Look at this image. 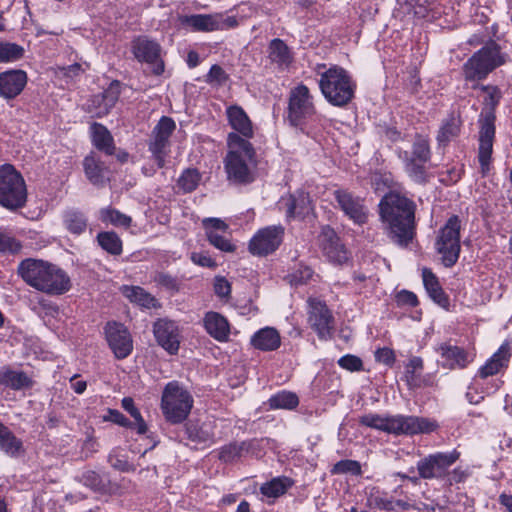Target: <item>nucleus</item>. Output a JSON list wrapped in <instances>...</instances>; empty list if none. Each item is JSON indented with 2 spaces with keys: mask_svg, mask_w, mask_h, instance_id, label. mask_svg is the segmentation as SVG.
<instances>
[{
  "mask_svg": "<svg viewBox=\"0 0 512 512\" xmlns=\"http://www.w3.org/2000/svg\"><path fill=\"white\" fill-rule=\"evenodd\" d=\"M374 356L377 362L382 363L389 368H392L396 362L395 352L389 347L378 348L375 351Z\"/></svg>",
  "mask_w": 512,
  "mask_h": 512,
  "instance_id": "obj_63",
  "label": "nucleus"
},
{
  "mask_svg": "<svg viewBox=\"0 0 512 512\" xmlns=\"http://www.w3.org/2000/svg\"><path fill=\"white\" fill-rule=\"evenodd\" d=\"M207 239L211 245L223 252H234L236 246L225 236L220 235L217 231L207 230Z\"/></svg>",
  "mask_w": 512,
  "mask_h": 512,
  "instance_id": "obj_59",
  "label": "nucleus"
},
{
  "mask_svg": "<svg viewBox=\"0 0 512 512\" xmlns=\"http://www.w3.org/2000/svg\"><path fill=\"white\" fill-rule=\"evenodd\" d=\"M267 58L277 71L284 72L292 66L295 54L283 39L273 38L267 46Z\"/></svg>",
  "mask_w": 512,
  "mask_h": 512,
  "instance_id": "obj_25",
  "label": "nucleus"
},
{
  "mask_svg": "<svg viewBox=\"0 0 512 512\" xmlns=\"http://www.w3.org/2000/svg\"><path fill=\"white\" fill-rule=\"evenodd\" d=\"M123 84L119 80H113L110 82L107 88L103 92L99 93L97 99H101L105 102V106L101 112L98 113L99 118H103L110 113L112 108L115 107L122 93Z\"/></svg>",
  "mask_w": 512,
  "mask_h": 512,
  "instance_id": "obj_42",
  "label": "nucleus"
},
{
  "mask_svg": "<svg viewBox=\"0 0 512 512\" xmlns=\"http://www.w3.org/2000/svg\"><path fill=\"white\" fill-rule=\"evenodd\" d=\"M286 118L290 126L309 135L308 123L316 121L318 114L307 85L300 83L290 90Z\"/></svg>",
  "mask_w": 512,
  "mask_h": 512,
  "instance_id": "obj_8",
  "label": "nucleus"
},
{
  "mask_svg": "<svg viewBox=\"0 0 512 512\" xmlns=\"http://www.w3.org/2000/svg\"><path fill=\"white\" fill-rule=\"evenodd\" d=\"M0 451L16 458L24 453L23 441L13 431L0 421Z\"/></svg>",
  "mask_w": 512,
  "mask_h": 512,
  "instance_id": "obj_39",
  "label": "nucleus"
},
{
  "mask_svg": "<svg viewBox=\"0 0 512 512\" xmlns=\"http://www.w3.org/2000/svg\"><path fill=\"white\" fill-rule=\"evenodd\" d=\"M182 26L189 27L193 32H213L223 30V25L218 20V15L192 14L179 18Z\"/></svg>",
  "mask_w": 512,
  "mask_h": 512,
  "instance_id": "obj_29",
  "label": "nucleus"
},
{
  "mask_svg": "<svg viewBox=\"0 0 512 512\" xmlns=\"http://www.w3.org/2000/svg\"><path fill=\"white\" fill-rule=\"evenodd\" d=\"M229 80V74L218 64H213L204 77V81L211 86H222Z\"/></svg>",
  "mask_w": 512,
  "mask_h": 512,
  "instance_id": "obj_58",
  "label": "nucleus"
},
{
  "mask_svg": "<svg viewBox=\"0 0 512 512\" xmlns=\"http://www.w3.org/2000/svg\"><path fill=\"white\" fill-rule=\"evenodd\" d=\"M471 475L468 467L457 466L453 469H448V474L443 480L448 486H454L464 483Z\"/></svg>",
  "mask_w": 512,
  "mask_h": 512,
  "instance_id": "obj_60",
  "label": "nucleus"
},
{
  "mask_svg": "<svg viewBox=\"0 0 512 512\" xmlns=\"http://www.w3.org/2000/svg\"><path fill=\"white\" fill-rule=\"evenodd\" d=\"M435 350L443 359L442 367L449 370L466 369L476 357L473 351L451 342H443Z\"/></svg>",
  "mask_w": 512,
  "mask_h": 512,
  "instance_id": "obj_21",
  "label": "nucleus"
},
{
  "mask_svg": "<svg viewBox=\"0 0 512 512\" xmlns=\"http://www.w3.org/2000/svg\"><path fill=\"white\" fill-rule=\"evenodd\" d=\"M17 272L27 285L48 295H63L72 287L70 276L65 270L42 259L22 260Z\"/></svg>",
  "mask_w": 512,
  "mask_h": 512,
  "instance_id": "obj_4",
  "label": "nucleus"
},
{
  "mask_svg": "<svg viewBox=\"0 0 512 512\" xmlns=\"http://www.w3.org/2000/svg\"><path fill=\"white\" fill-rule=\"evenodd\" d=\"M28 190L25 179L14 165H0V206L8 211H17L26 206Z\"/></svg>",
  "mask_w": 512,
  "mask_h": 512,
  "instance_id": "obj_9",
  "label": "nucleus"
},
{
  "mask_svg": "<svg viewBox=\"0 0 512 512\" xmlns=\"http://www.w3.org/2000/svg\"><path fill=\"white\" fill-rule=\"evenodd\" d=\"M506 57L507 55L501 52L500 45L490 40L463 64L462 72L465 81L485 80L491 72L506 63Z\"/></svg>",
  "mask_w": 512,
  "mask_h": 512,
  "instance_id": "obj_7",
  "label": "nucleus"
},
{
  "mask_svg": "<svg viewBox=\"0 0 512 512\" xmlns=\"http://www.w3.org/2000/svg\"><path fill=\"white\" fill-rule=\"evenodd\" d=\"M22 249V243L9 233L0 231V254L16 255Z\"/></svg>",
  "mask_w": 512,
  "mask_h": 512,
  "instance_id": "obj_57",
  "label": "nucleus"
},
{
  "mask_svg": "<svg viewBox=\"0 0 512 512\" xmlns=\"http://www.w3.org/2000/svg\"><path fill=\"white\" fill-rule=\"evenodd\" d=\"M308 323L320 340L331 338L334 329V317L325 302L311 300Z\"/></svg>",
  "mask_w": 512,
  "mask_h": 512,
  "instance_id": "obj_20",
  "label": "nucleus"
},
{
  "mask_svg": "<svg viewBox=\"0 0 512 512\" xmlns=\"http://www.w3.org/2000/svg\"><path fill=\"white\" fill-rule=\"evenodd\" d=\"M503 385L501 377L485 376L476 372L467 387L465 397L470 404L478 405L486 396L496 393Z\"/></svg>",
  "mask_w": 512,
  "mask_h": 512,
  "instance_id": "obj_22",
  "label": "nucleus"
},
{
  "mask_svg": "<svg viewBox=\"0 0 512 512\" xmlns=\"http://www.w3.org/2000/svg\"><path fill=\"white\" fill-rule=\"evenodd\" d=\"M28 82L26 71L8 69L0 73V97L9 101L19 96Z\"/></svg>",
  "mask_w": 512,
  "mask_h": 512,
  "instance_id": "obj_24",
  "label": "nucleus"
},
{
  "mask_svg": "<svg viewBox=\"0 0 512 512\" xmlns=\"http://www.w3.org/2000/svg\"><path fill=\"white\" fill-rule=\"evenodd\" d=\"M295 485V480L289 476H276L261 484L260 493L266 498L277 499L285 495Z\"/></svg>",
  "mask_w": 512,
  "mask_h": 512,
  "instance_id": "obj_38",
  "label": "nucleus"
},
{
  "mask_svg": "<svg viewBox=\"0 0 512 512\" xmlns=\"http://www.w3.org/2000/svg\"><path fill=\"white\" fill-rule=\"evenodd\" d=\"M228 151L223 160L226 179L237 186H247L257 179V152L253 144L237 134L227 135Z\"/></svg>",
  "mask_w": 512,
  "mask_h": 512,
  "instance_id": "obj_3",
  "label": "nucleus"
},
{
  "mask_svg": "<svg viewBox=\"0 0 512 512\" xmlns=\"http://www.w3.org/2000/svg\"><path fill=\"white\" fill-rule=\"evenodd\" d=\"M175 129V121L171 117L162 116L151 132L148 150L159 169L165 166L166 157L169 153L170 137Z\"/></svg>",
  "mask_w": 512,
  "mask_h": 512,
  "instance_id": "obj_13",
  "label": "nucleus"
},
{
  "mask_svg": "<svg viewBox=\"0 0 512 512\" xmlns=\"http://www.w3.org/2000/svg\"><path fill=\"white\" fill-rule=\"evenodd\" d=\"M461 452L456 448L451 451H436L420 458L416 469L420 480L443 481L450 469L460 458Z\"/></svg>",
  "mask_w": 512,
  "mask_h": 512,
  "instance_id": "obj_12",
  "label": "nucleus"
},
{
  "mask_svg": "<svg viewBox=\"0 0 512 512\" xmlns=\"http://www.w3.org/2000/svg\"><path fill=\"white\" fill-rule=\"evenodd\" d=\"M81 481L84 486L95 492L105 493L108 489V481L93 470L85 471L81 476Z\"/></svg>",
  "mask_w": 512,
  "mask_h": 512,
  "instance_id": "obj_53",
  "label": "nucleus"
},
{
  "mask_svg": "<svg viewBox=\"0 0 512 512\" xmlns=\"http://www.w3.org/2000/svg\"><path fill=\"white\" fill-rule=\"evenodd\" d=\"M226 118L233 129L229 134H237L248 141L254 137L253 123L243 107L238 104L229 105L226 108Z\"/></svg>",
  "mask_w": 512,
  "mask_h": 512,
  "instance_id": "obj_26",
  "label": "nucleus"
},
{
  "mask_svg": "<svg viewBox=\"0 0 512 512\" xmlns=\"http://www.w3.org/2000/svg\"><path fill=\"white\" fill-rule=\"evenodd\" d=\"M103 420L136 431V426L133 424V421L129 420L123 413H121L117 409L109 408L107 410V415L103 416Z\"/></svg>",
  "mask_w": 512,
  "mask_h": 512,
  "instance_id": "obj_62",
  "label": "nucleus"
},
{
  "mask_svg": "<svg viewBox=\"0 0 512 512\" xmlns=\"http://www.w3.org/2000/svg\"><path fill=\"white\" fill-rule=\"evenodd\" d=\"M252 443L248 441L242 442H231L222 446L219 450V460L224 463H232L239 460L244 456L245 453H248L251 448Z\"/></svg>",
  "mask_w": 512,
  "mask_h": 512,
  "instance_id": "obj_43",
  "label": "nucleus"
},
{
  "mask_svg": "<svg viewBox=\"0 0 512 512\" xmlns=\"http://www.w3.org/2000/svg\"><path fill=\"white\" fill-rule=\"evenodd\" d=\"M201 180V174L196 168L185 169L179 179L178 186L184 193H191L195 191Z\"/></svg>",
  "mask_w": 512,
  "mask_h": 512,
  "instance_id": "obj_52",
  "label": "nucleus"
},
{
  "mask_svg": "<svg viewBox=\"0 0 512 512\" xmlns=\"http://www.w3.org/2000/svg\"><path fill=\"white\" fill-rule=\"evenodd\" d=\"M0 385L14 391H22L33 388L35 381L22 370L4 366L0 369Z\"/></svg>",
  "mask_w": 512,
  "mask_h": 512,
  "instance_id": "obj_28",
  "label": "nucleus"
},
{
  "mask_svg": "<svg viewBox=\"0 0 512 512\" xmlns=\"http://www.w3.org/2000/svg\"><path fill=\"white\" fill-rule=\"evenodd\" d=\"M337 207L354 224L363 225L368 220V211L364 199L347 189H337L333 193Z\"/></svg>",
  "mask_w": 512,
  "mask_h": 512,
  "instance_id": "obj_19",
  "label": "nucleus"
},
{
  "mask_svg": "<svg viewBox=\"0 0 512 512\" xmlns=\"http://www.w3.org/2000/svg\"><path fill=\"white\" fill-rule=\"evenodd\" d=\"M23 46L8 41H0V63H12L24 57Z\"/></svg>",
  "mask_w": 512,
  "mask_h": 512,
  "instance_id": "obj_48",
  "label": "nucleus"
},
{
  "mask_svg": "<svg viewBox=\"0 0 512 512\" xmlns=\"http://www.w3.org/2000/svg\"><path fill=\"white\" fill-rule=\"evenodd\" d=\"M90 136L92 145L100 152L108 156L115 154L116 146L114 138L108 128L98 122H93L90 126Z\"/></svg>",
  "mask_w": 512,
  "mask_h": 512,
  "instance_id": "obj_33",
  "label": "nucleus"
},
{
  "mask_svg": "<svg viewBox=\"0 0 512 512\" xmlns=\"http://www.w3.org/2000/svg\"><path fill=\"white\" fill-rule=\"evenodd\" d=\"M407 2L414 16L427 22H434L444 14L441 0H408Z\"/></svg>",
  "mask_w": 512,
  "mask_h": 512,
  "instance_id": "obj_31",
  "label": "nucleus"
},
{
  "mask_svg": "<svg viewBox=\"0 0 512 512\" xmlns=\"http://www.w3.org/2000/svg\"><path fill=\"white\" fill-rule=\"evenodd\" d=\"M318 84L323 97L335 107L348 105L354 99L357 89L350 73L339 65H331L320 73Z\"/></svg>",
  "mask_w": 512,
  "mask_h": 512,
  "instance_id": "obj_6",
  "label": "nucleus"
},
{
  "mask_svg": "<svg viewBox=\"0 0 512 512\" xmlns=\"http://www.w3.org/2000/svg\"><path fill=\"white\" fill-rule=\"evenodd\" d=\"M62 221L66 230L75 236L83 234L88 226L87 216L76 208L66 209L63 212Z\"/></svg>",
  "mask_w": 512,
  "mask_h": 512,
  "instance_id": "obj_40",
  "label": "nucleus"
},
{
  "mask_svg": "<svg viewBox=\"0 0 512 512\" xmlns=\"http://www.w3.org/2000/svg\"><path fill=\"white\" fill-rule=\"evenodd\" d=\"M398 157L402 160L404 170L413 182L423 185L429 181L428 162H418L415 158L409 157L408 151L402 149H399Z\"/></svg>",
  "mask_w": 512,
  "mask_h": 512,
  "instance_id": "obj_34",
  "label": "nucleus"
},
{
  "mask_svg": "<svg viewBox=\"0 0 512 512\" xmlns=\"http://www.w3.org/2000/svg\"><path fill=\"white\" fill-rule=\"evenodd\" d=\"M153 335L157 344L169 355H176L182 339L178 323L168 318H158L153 323Z\"/></svg>",
  "mask_w": 512,
  "mask_h": 512,
  "instance_id": "obj_18",
  "label": "nucleus"
},
{
  "mask_svg": "<svg viewBox=\"0 0 512 512\" xmlns=\"http://www.w3.org/2000/svg\"><path fill=\"white\" fill-rule=\"evenodd\" d=\"M461 219L458 215L450 216L438 231L434 248L441 256V262L446 268L453 267L460 257Z\"/></svg>",
  "mask_w": 512,
  "mask_h": 512,
  "instance_id": "obj_11",
  "label": "nucleus"
},
{
  "mask_svg": "<svg viewBox=\"0 0 512 512\" xmlns=\"http://www.w3.org/2000/svg\"><path fill=\"white\" fill-rule=\"evenodd\" d=\"M161 51V45L147 36H138L131 42V52L134 58L140 63L147 64L155 76H161L165 70Z\"/></svg>",
  "mask_w": 512,
  "mask_h": 512,
  "instance_id": "obj_14",
  "label": "nucleus"
},
{
  "mask_svg": "<svg viewBox=\"0 0 512 512\" xmlns=\"http://www.w3.org/2000/svg\"><path fill=\"white\" fill-rule=\"evenodd\" d=\"M313 275L314 270L310 266L299 263L289 274L290 283L295 286L307 284Z\"/></svg>",
  "mask_w": 512,
  "mask_h": 512,
  "instance_id": "obj_56",
  "label": "nucleus"
},
{
  "mask_svg": "<svg viewBox=\"0 0 512 512\" xmlns=\"http://www.w3.org/2000/svg\"><path fill=\"white\" fill-rule=\"evenodd\" d=\"M338 366L349 372H360L364 370L362 359L354 354H345L337 361Z\"/></svg>",
  "mask_w": 512,
  "mask_h": 512,
  "instance_id": "obj_61",
  "label": "nucleus"
},
{
  "mask_svg": "<svg viewBox=\"0 0 512 512\" xmlns=\"http://www.w3.org/2000/svg\"><path fill=\"white\" fill-rule=\"evenodd\" d=\"M422 280L429 297L440 307L448 310L450 299L443 290L436 274L430 268L425 267L422 269Z\"/></svg>",
  "mask_w": 512,
  "mask_h": 512,
  "instance_id": "obj_30",
  "label": "nucleus"
},
{
  "mask_svg": "<svg viewBox=\"0 0 512 512\" xmlns=\"http://www.w3.org/2000/svg\"><path fill=\"white\" fill-rule=\"evenodd\" d=\"M286 206V220L304 219L314 209L313 201L309 193L303 190H297L295 193L290 194L285 203Z\"/></svg>",
  "mask_w": 512,
  "mask_h": 512,
  "instance_id": "obj_27",
  "label": "nucleus"
},
{
  "mask_svg": "<svg viewBox=\"0 0 512 512\" xmlns=\"http://www.w3.org/2000/svg\"><path fill=\"white\" fill-rule=\"evenodd\" d=\"M111 467L120 472H134L135 466L128 461V456L119 447L113 448L107 457Z\"/></svg>",
  "mask_w": 512,
  "mask_h": 512,
  "instance_id": "obj_50",
  "label": "nucleus"
},
{
  "mask_svg": "<svg viewBox=\"0 0 512 512\" xmlns=\"http://www.w3.org/2000/svg\"><path fill=\"white\" fill-rule=\"evenodd\" d=\"M103 333L116 359L123 360L133 352V339L124 324L108 321L103 328Z\"/></svg>",
  "mask_w": 512,
  "mask_h": 512,
  "instance_id": "obj_17",
  "label": "nucleus"
},
{
  "mask_svg": "<svg viewBox=\"0 0 512 512\" xmlns=\"http://www.w3.org/2000/svg\"><path fill=\"white\" fill-rule=\"evenodd\" d=\"M121 406L134 419L133 424L136 426V433L144 435L148 431V426L140 410L135 406L133 398L124 397L121 401Z\"/></svg>",
  "mask_w": 512,
  "mask_h": 512,
  "instance_id": "obj_49",
  "label": "nucleus"
},
{
  "mask_svg": "<svg viewBox=\"0 0 512 512\" xmlns=\"http://www.w3.org/2000/svg\"><path fill=\"white\" fill-rule=\"evenodd\" d=\"M99 246L113 256H119L123 252V242L113 231H103L97 234Z\"/></svg>",
  "mask_w": 512,
  "mask_h": 512,
  "instance_id": "obj_45",
  "label": "nucleus"
},
{
  "mask_svg": "<svg viewBox=\"0 0 512 512\" xmlns=\"http://www.w3.org/2000/svg\"><path fill=\"white\" fill-rule=\"evenodd\" d=\"M83 168L85 176L93 185L104 183L106 167L99 157L93 153L87 155L83 160Z\"/></svg>",
  "mask_w": 512,
  "mask_h": 512,
  "instance_id": "obj_41",
  "label": "nucleus"
},
{
  "mask_svg": "<svg viewBox=\"0 0 512 512\" xmlns=\"http://www.w3.org/2000/svg\"><path fill=\"white\" fill-rule=\"evenodd\" d=\"M185 434L188 440L196 444H203L205 446H209L215 442L214 433L204 429V427L202 425H199L198 422H186Z\"/></svg>",
  "mask_w": 512,
  "mask_h": 512,
  "instance_id": "obj_44",
  "label": "nucleus"
},
{
  "mask_svg": "<svg viewBox=\"0 0 512 512\" xmlns=\"http://www.w3.org/2000/svg\"><path fill=\"white\" fill-rule=\"evenodd\" d=\"M358 424L393 435L430 434L439 428L435 419L413 415H381L367 413L359 416Z\"/></svg>",
  "mask_w": 512,
  "mask_h": 512,
  "instance_id": "obj_5",
  "label": "nucleus"
},
{
  "mask_svg": "<svg viewBox=\"0 0 512 512\" xmlns=\"http://www.w3.org/2000/svg\"><path fill=\"white\" fill-rule=\"evenodd\" d=\"M332 475L350 474L360 476L362 474L361 464L357 460L343 459L336 462L330 469Z\"/></svg>",
  "mask_w": 512,
  "mask_h": 512,
  "instance_id": "obj_54",
  "label": "nucleus"
},
{
  "mask_svg": "<svg viewBox=\"0 0 512 512\" xmlns=\"http://www.w3.org/2000/svg\"><path fill=\"white\" fill-rule=\"evenodd\" d=\"M378 207L387 237L399 248H408L416 237L415 202L390 191L381 198Z\"/></svg>",
  "mask_w": 512,
  "mask_h": 512,
  "instance_id": "obj_1",
  "label": "nucleus"
},
{
  "mask_svg": "<svg viewBox=\"0 0 512 512\" xmlns=\"http://www.w3.org/2000/svg\"><path fill=\"white\" fill-rule=\"evenodd\" d=\"M251 345L261 351H275L281 345V337L275 328L264 327L253 334Z\"/></svg>",
  "mask_w": 512,
  "mask_h": 512,
  "instance_id": "obj_36",
  "label": "nucleus"
},
{
  "mask_svg": "<svg viewBox=\"0 0 512 512\" xmlns=\"http://www.w3.org/2000/svg\"><path fill=\"white\" fill-rule=\"evenodd\" d=\"M268 404L271 409L293 410L299 405V398L296 393L283 390L272 395Z\"/></svg>",
  "mask_w": 512,
  "mask_h": 512,
  "instance_id": "obj_46",
  "label": "nucleus"
},
{
  "mask_svg": "<svg viewBox=\"0 0 512 512\" xmlns=\"http://www.w3.org/2000/svg\"><path fill=\"white\" fill-rule=\"evenodd\" d=\"M485 93L483 108L478 118V150L477 159L479 173L483 178L488 177L494 169L493 147L496 139V111L503 98V93L497 85H481Z\"/></svg>",
  "mask_w": 512,
  "mask_h": 512,
  "instance_id": "obj_2",
  "label": "nucleus"
},
{
  "mask_svg": "<svg viewBox=\"0 0 512 512\" xmlns=\"http://www.w3.org/2000/svg\"><path fill=\"white\" fill-rule=\"evenodd\" d=\"M100 219L102 222L110 223L115 227L129 228L132 224L130 216L112 207L101 209Z\"/></svg>",
  "mask_w": 512,
  "mask_h": 512,
  "instance_id": "obj_47",
  "label": "nucleus"
},
{
  "mask_svg": "<svg viewBox=\"0 0 512 512\" xmlns=\"http://www.w3.org/2000/svg\"><path fill=\"white\" fill-rule=\"evenodd\" d=\"M396 302L397 305L400 307L407 306V307H417L419 305V299L417 295L409 290H401L396 294Z\"/></svg>",
  "mask_w": 512,
  "mask_h": 512,
  "instance_id": "obj_64",
  "label": "nucleus"
},
{
  "mask_svg": "<svg viewBox=\"0 0 512 512\" xmlns=\"http://www.w3.org/2000/svg\"><path fill=\"white\" fill-rule=\"evenodd\" d=\"M463 121L459 114L450 113L443 121L437 133V141L440 145H448L461 133Z\"/></svg>",
  "mask_w": 512,
  "mask_h": 512,
  "instance_id": "obj_37",
  "label": "nucleus"
},
{
  "mask_svg": "<svg viewBox=\"0 0 512 512\" xmlns=\"http://www.w3.org/2000/svg\"><path fill=\"white\" fill-rule=\"evenodd\" d=\"M317 240L323 256L329 263L341 266L349 261L351 257L349 250L330 225L322 226Z\"/></svg>",
  "mask_w": 512,
  "mask_h": 512,
  "instance_id": "obj_16",
  "label": "nucleus"
},
{
  "mask_svg": "<svg viewBox=\"0 0 512 512\" xmlns=\"http://www.w3.org/2000/svg\"><path fill=\"white\" fill-rule=\"evenodd\" d=\"M121 292L131 303L144 309H159L161 303L151 293L140 286L124 285Z\"/></svg>",
  "mask_w": 512,
  "mask_h": 512,
  "instance_id": "obj_35",
  "label": "nucleus"
},
{
  "mask_svg": "<svg viewBox=\"0 0 512 512\" xmlns=\"http://www.w3.org/2000/svg\"><path fill=\"white\" fill-rule=\"evenodd\" d=\"M203 325L206 332L219 342L227 341L230 334L228 320L218 312L209 311L203 318Z\"/></svg>",
  "mask_w": 512,
  "mask_h": 512,
  "instance_id": "obj_32",
  "label": "nucleus"
},
{
  "mask_svg": "<svg viewBox=\"0 0 512 512\" xmlns=\"http://www.w3.org/2000/svg\"><path fill=\"white\" fill-rule=\"evenodd\" d=\"M431 148L429 140L420 134H417L412 144V150L409 157H413L418 162H429L431 160Z\"/></svg>",
  "mask_w": 512,
  "mask_h": 512,
  "instance_id": "obj_51",
  "label": "nucleus"
},
{
  "mask_svg": "<svg viewBox=\"0 0 512 512\" xmlns=\"http://www.w3.org/2000/svg\"><path fill=\"white\" fill-rule=\"evenodd\" d=\"M512 357V347L509 341H504L499 348L479 367L477 373L485 376L502 377L509 367Z\"/></svg>",
  "mask_w": 512,
  "mask_h": 512,
  "instance_id": "obj_23",
  "label": "nucleus"
},
{
  "mask_svg": "<svg viewBox=\"0 0 512 512\" xmlns=\"http://www.w3.org/2000/svg\"><path fill=\"white\" fill-rule=\"evenodd\" d=\"M193 397L178 381L168 382L162 392L160 408L165 420L173 425L183 423L193 407Z\"/></svg>",
  "mask_w": 512,
  "mask_h": 512,
  "instance_id": "obj_10",
  "label": "nucleus"
},
{
  "mask_svg": "<svg viewBox=\"0 0 512 512\" xmlns=\"http://www.w3.org/2000/svg\"><path fill=\"white\" fill-rule=\"evenodd\" d=\"M284 235L285 228L281 224L261 228L250 239L248 250L254 256H268L281 246Z\"/></svg>",
  "mask_w": 512,
  "mask_h": 512,
  "instance_id": "obj_15",
  "label": "nucleus"
},
{
  "mask_svg": "<svg viewBox=\"0 0 512 512\" xmlns=\"http://www.w3.org/2000/svg\"><path fill=\"white\" fill-rule=\"evenodd\" d=\"M370 506H375L379 509L391 511L394 509V502L391 497H388L387 493L381 491L379 488H373L368 497Z\"/></svg>",
  "mask_w": 512,
  "mask_h": 512,
  "instance_id": "obj_55",
  "label": "nucleus"
}]
</instances>
